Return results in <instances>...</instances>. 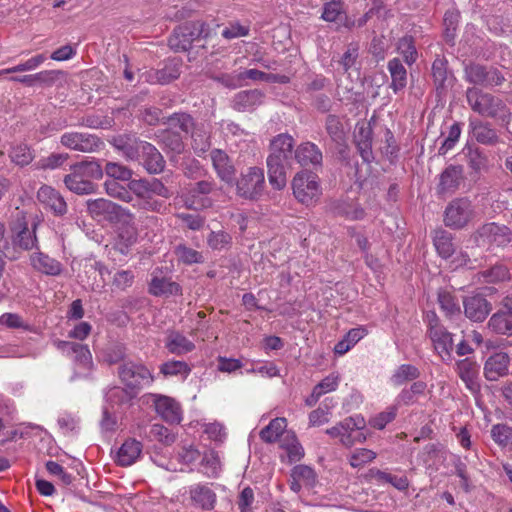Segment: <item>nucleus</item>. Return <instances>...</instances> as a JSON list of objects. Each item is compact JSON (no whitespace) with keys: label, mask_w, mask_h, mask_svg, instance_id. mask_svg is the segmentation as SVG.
<instances>
[{"label":"nucleus","mask_w":512,"mask_h":512,"mask_svg":"<svg viewBox=\"0 0 512 512\" xmlns=\"http://www.w3.org/2000/svg\"><path fill=\"white\" fill-rule=\"evenodd\" d=\"M103 176V169L98 161H82L71 166V172L64 177L66 187L78 194H92L96 190L93 180Z\"/></svg>","instance_id":"f257e3e1"},{"label":"nucleus","mask_w":512,"mask_h":512,"mask_svg":"<svg viewBox=\"0 0 512 512\" xmlns=\"http://www.w3.org/2000/svg\"><path fill=\"white\" fill-rule=\"evenodd\" d=\"M466 98L470 108L484 118L504 122L510 115L509 109L502 99L478 88H468Z\"/></svg>","instance_id":"f03ea898"},{"label":"nucleus","mask_w":512,"mask_h":512,"mask_svg":"<svg viewBox=\"0 0 512 512\" xmlns=\"http://www.w3.org/2000/svg\"><path fill=\"white\" fill-rule=\"evenodd\" d=\"M365 420L359 415L345 418L337 425L326 430V433L332 437L339 439L340 443L345 447H352L356 443H362L366 440L363 433Z\"/></svg>","instance_id":"7ed1b4c3"},{"label":"nucleus","mask_w":512,"mask_h":512,"mask_svg":"<svg viewBox=\"0 0 512 512\" xmlns=\"http://www.w3.org/2000/svg\"><path fill=\"white\" fill-rule=\"evenodd\" d=\"M54 344L60 352L72 359L75 366V373L72 379L89 375L93 368V361L87 345L62 340H57Z\"/></svg>","instance_id":"20e7f679"},{"label":"nucleus","mask_w":512,"mask_h":512,"mask_svg":"<svg viewBox=\"0 0 512 512\" xmlns=\"http://www.w3.org/2000/svg\"><path fill=\"white\" fill-rule=\"evenodd\" d=\"M118 375L125 387L135 393L154 381L151 371L145 365L133 361H124L118 368Z\"/></svg>","instance_id":"39448f33"},{"label":"nucleus","mask_w":512,"mask_h":512,"mask_svg":"<svg viewBox=\"0 0 512 512\" xmlns=\"http://www.w3.org/2000/svg\"><path fill=\"white\" fill-rule=\"evenodd\" d=\"M292 189L295 198L305 205L316 202L321 195L317 175L308 171H301L294 176Z\"/></svg>","instance_id":"423d86ee"},{"label":"nucleus","mask_w":512,"mask_h":512,"mask_svg":"<svg viewBox=\"0 0 512 512\" xmlns=\"http://www.w3.org/2000/svg\"><path fill=\"white\" fill-rule=\"evenodd\" d=\"M237 193L246 199H258L265 187L264 171L260 167H249L240 174L236 182Z\"/></svg>","instance_id":"0eeeda50"},{"label":"nucleus","mask_w":512,"mask_h":512,"mask_svg":"<svg viewBox=\"0 0 512 512\" xmlns=\"http://www.w3.org/2000/svg\"><path fill=\"white\" fill-rule=\"evenodd\" d=\"M427 321L429 337L435 351L444 361L450 360L454 346L452 334L439 323L438 317L434 312L427 314Z\"/></svg>","instance_id":"6e6552de"},{"label":"nucleus","mask_w":512,"mask_h":512,"mask_svg":"<svg viewBox=\"0 0 512 512\" xmlns=\"http://www.w3.org/2000/svg\"><path fill=\"white\" fill-rule=\"evenodd\" d=\"M477 246L491 249L505 246L511 241V232L504 225L487 223L480 227L474 235Z\"/></svg>","instance_id":"1a4fd4ad"},{"label":"nucleus","mask_w":512,"mask_h":512,"mask_svg":"<svg viewBox=\"0 0 512 512\" xmlns=\"http://www.w3.org/2000/svg\"><path fill=\"white\" fill-rule=\"evenodd\" d=\"M474 217L471 201L466 198L453 200L445 210L444 222L447 227L461 229Z\"/></svg>","instance_id":"9d476101"},{"label":"nucleus","mask_w":512,"mask_h":512,"mask_svg":"<svg viewBox=\"0 0 512 512\" xmlns=\"http://www.w3.org/2000/svg\"><path fill=\"white\" fill-rule=\"evenodd\" d=\"M190 504L198 509L211 511L217 504V495L211 483H194L185 489Z\"/></svg>","instance_id":"9b49d317"},{"label":"nucleus","mask_w":512,"mask_h":512,"mask_svg":"<svg viewBox=\"0 0 512 512\" xmlns=\"http://www.w3.org/2000/svg\"><path fill=\"white\" fill-rule=\"evenodd\" d=\"M465 78L472 84L486 87L501 85L505 80L498 69L474 63L465 67Z\"/></svg>","instance_id":"f8f14e48"},{"label":"nucleus","mask_w":512,"mask_h":512,"mask_svg":"<svg viewBox=\"0 0 512 512\" xmlns=\"http://www.w3.org/2000/svg\"><path fill=\"white\" fill-rule=\"evenodd\" d=\"M150 399L154 409L159 417L170 424H178L182 420V409L174 398L161 395L151 394Z\"/></svg>","instance_id":"ddd939ff"},{"label":"nucleus","mask_w":512,"mask_h":512,"mask_svg":"<svg viewBox=\"0 0 512 512\" xmlns=\"http://www.w3.org/2000/svg\"><path fill=\"white\" fill-rule=\"evenodd\" d=\"M12 232V247L11 253L17 254L18 249L22 251H28L33 248H38V240L36 236V225L33 226L32 230H29L27 223L23 220H19L11 228Z\"/></svg>","instance_id":"4468645a"},{"label":"nucleus","mask_w":512,"mask_h":512,"mask_svg":"<svg viewBox=\"0 0 512 512\" xmlns=\"http://www.w3.org/2000/svg\"><path fill=\"white\" fill-rule=\"evenodd\" d=\"M61 144L71 150L90 153L96 151L102 142L88 133L67 132L61 136Z\"/></svg>","instance_id":"2eb2a0df"},{"label":"nucleus","mask_w":512,"mask_h":512,"mask_svg":"<svg viewBox=\"0 0 512 512\" xmlns=\"http://www.w3.org/2000/svg\"><path fill=\"white\" fill-rule=\"evenodd\" d=\"M465 316L474 322H482L491 311V304L480 295H471L463 300Z\"/></svg>","instance_id":"dca6fc26"},{"label":"nucleus","mask_w":512,"mask_h":512,"mask_svg":"<svg viewBox=\"0 0 512 512\" xmlns=\"http://www.w3.org/2000/svg\"><path fill=\"white\" fill-rule=\"evenodd\" d=\"M213 168L221 181L232 184L235 179L236 169L228 154L220 149H214L210 153Z\"/></svg>","instance_id":"f3484780"},{"label":"nucleus","mask_w":512,"mask_h":512,"mask_svg":"<svg viewBox=\"0 0 512 512\" xmlns=\"http://www.w3.org/2000/svg\"><path fill=\"white\" fill-rule=\"evenodd\" d=\"M37 199L55 215H64L67 212V204L64 198L51 186H41L37 192Z\"/></svg>","instance_id":"a211bd4d"},{"label":"nucleus","mask_w":512,"mask_h":512,"mask_svg":"<svg viewBox=\"0 0 512 512\" xmlns=\"http://www.w3.org/2000/svg\"><path fill=\"white\" fill-rule=\"evenodd\" d=\"M510 358L505 352L491 355L485 362L484 375L489 381H496L508 374Z\"/></svg>","instance_id":"6ab92c4d"},{"label":"nucleus","mask_w":512,"mask_h":512,"mask_svg":"<svg viewBox=\"0 0 512 512\" xmlns=\"http://www.w3.org/2000/svg\"><path fill=\"white\" fill-rule=\"evenodd\" d=\"M29 259L32 268L39 273L48 276H58L62 273V264L39 250L33 252Z\"/></svg>","instance_id":"aec40b11"},{"label":"nucleus","mask_w":512,"mask_h":512,"mask_svg":"<svg viewBox=\"0 0 512 512\" xmlns=\"http://www.w3.org/2000/svg\"><path fill=\"white\" fill-rule=\"evenodd\" d=\"M142 154L138 160L150 174H158L163 171L165 161L155 146L146 142L140 146Z\"/></svg>","instance_id":"412c9836"},{"label":"nucleus","mask_w":512,"mask_h":512,"mask_svg":"<svg viewBox=\"0 0 512 512\" xmlns=\"http://www.w3.org/2000/svg\"><path fill=\"white\" fill-rule=\"evenodd\" d=\"M295 159L301 166H321L322 152L318 146L312 142L300 144L295 150Z\"/></svg>","instance_id":"4be33fe9"},{"label":"nucleus","mask_w":512,"mask_h":512,"mask_svg":"<svg viewBox=\"0 0 512 512\" xmlns=\"http://www.w3.org/2000/svg\"><path fill=\"white\" fill-rule=\"evenodd\" d=\"M426 390V382L415 381L409 387L401 390L395 398L394 405H397V408L415 405L419 402L420 397L425 396Z\"/></svg>","instance_id":"5701e85b"},{"label":"nucleus","mask_w":512,"mask_h":512,"mask_svg":"<svg viewBox=\"0 0 512 512\" xmlns=\"http://www.w3.org/2000/svg\"><path fill=\"white\" fill-rule=\"evenodd\" d=\"M146 144V141H141L130 135H121L113 139L115 148L123 153L129 160H140L142 150L140 146Z\"/></svg>","instance_id":"b1692460"},{"label":"nucleus","mask_w":512,"mask_h":512,"mask_svg":"<svg viewBox=\"0 0 512 512\" xmlns=\"http://www.w3.org/2000/svg\"><path fill=\"white\" fill-rule=\"evenodd\" d=\"M149 292L157 297H169L181 294V287L170 278L153 274L149 284Z\"/></svg>","instance_id":"393cba45"},{"label":"nucleus","mask_w":512,"mask_h":512,"mask_svg":"<svg viewBox=\"0 0 512 512\" xmlns=\"http://www.w3.org/2000/svg\"><path fill=\"white\" fill-rule=\"evenodd\" d=\"M142 452V443L136 439L126 440L117 451L116 462L120 466H130L137 461Z\"/></svg>","instance_id":"a878e982"},{"label":"nucleus","mask_w":512,"mask_h":512,"mask_svg":"<svg viewBox=\"0 0 512 512\" xmlns=\"http://www.w3.org/2000/svg\"><path fill=\"white\" fill-rule=\"evenodd\" d=\"M294 139L289 134H279L270 144L271 153L268 157H275L279 161H287L292 154Z\"/></svg>","instance_id":"bb28decb"},{"label":"nucleus","mask_w":512,"mask_h":512,"mask_svg":"<svg viewBox=\"0 0 512 512\" xmlns=\"http://www.w3.org/2000/svg\"><path fill=\"white\" fill-rule=\"evenodd\" d=\"M165 347L171 354L182 356L192 352L195 344L180 332L172 331L166 337Z\"/></svg>","instance_id":"cd10ccee"},{"label":"nucleus","mask_w":512,"mask_h":512,"mask_svg":"<svg viewBox=\"0 0 512 512\" xmlns=\"http://www.w3.org/2000/svg\"><path fill=\"white\" fill-rule=\"evenodd\" d=\"M213 189V184L208 181H200L196 183L195 187L191 190V197L185 200L186 206L190 209H201L211 205L210 199L206 197H199L198 195L209 194Z\"/></svg>","instance_id":"c85d7f7f"},{"label":"nucleus","mask_w":512,"mask_h":512,"mask_svg":"<svg viewBox=\"0 0 512 512\" xmlns=\"http://www.w3.org/2000/svg\"><path fill=\"white\" fill-rule=\"evenodd\" d=\"M459 377L471 391L478 389L477 378L479 374V365L470 358L463 359L457 363Z\"/></svg>","instance_id":"c756f323"},{"label":"nucleus","mask_w":512,"mask_h":512,"mask_svg":"<svg viewBox=\"0 0 512 512\" xmlns=\"http://www.w3.org/2000/svg\"><path fill=\"white\" fill-rule=\"evenodd\" d=\"M285 162L276 160L275 157L267 158L269 183L276 190H282L287 183Z\"/></svg>","instance_id":"7c9ffc66"},{"label":"nucleus","mask_w":512,"mask_h":512,"mask_svg":"<svg viewBox=\"0 0 512 512\" xmlns=\"http://www.w3.org/2000/svg\"><path fill=\"white\" fill-rule=\"evenodd\" d=\"M264 94L257 90H247L237 93L234 97V108L238 111H247L263 103Z\"/></svg>","instance_id":"2f4dec72"},{"label":"nucleus","mask_w":512,"mask_h":512,"mask_svg":"<svg viewBox=\"0 0 512 512\" xmlns=\"http://www.w3.org/2000/svg\"><path fill=\"white\" fill-rule=\"evenodd\" d=\"M462 169L459 166H449L440 175V182L438 185L439 193H452L454 192L461 181Z\"/></svg>","instance_id":"473e14b6"},{"label":"nucleus","mask_w":512,"mask_h":512,"mask_svg":"<svg viewBox=\"0 0 512 512\" xmlns=\"http://www.w3.org/2000/svg\"><path fill=\"white\" fill-rule=\"evenodd\" d=\"M469 127L473 137L481 144L492 145L498 140L497 132L488 123L480 120H470Z\"/></svg>","instance_id":"72a5a7b5"},{"label":"nucleus","mask_w":512,"mask_h":512,"mask_svg":"<svg viewBox=\"0 0 512 512\" xmlns=\"http://www.w3.org/2000/svg\"><path fill=\"white\" fill-rule=\"evenodd\" d=\"M368 334V330L364 326L350 329L342 340L334 346L335 354L342 356L354 347L361 339Z\"/></svg>","instance_id":"f704fd0d"},{"label":"nucleus","mask_w":512,"mask_h":512,"mask_svg":"<svg viewBox=\"0 0 512 512\" xmlns=\"http://www.w3.org/2000/svg\"><path fill=\"white\" fill-rule=\"evenodd\" d=\"M387 69L391 76L390 87L394 93L403 90L407 84V71L398 58H393L388 61Z\"/></svg>","instance_id":"c9c22d12"},{"label":"nucleus","mask_w":512,"mask_h":512,"mask_svg":"<svg viewBox=\"0 0 512 512\" xmlns=\"http://www.w3.org/2000/svg\"><path fill=\"white\" fill-rule=\"evenodd\" d=\"M130 193H134L139 199L143 200V208L152 211H158L161 203L158 201H150L149 198V181L148 180H132L128 184Z\"/></svg>","instance_id":"e433bc0d"},{"label":"nucleus","mask_w":512,"mask_h":512,"mask_svg":"<svg viewBox=\"0 0 512 512\" xmlns=\"http://www.w3.org/2000/svg\"><path fill=\"white\" fill-rule=\"evenodd\" d=\"M488 328L501 335H512V313L504 309L494 313L489 321Z\"/></svg>","instance_id":"4c0bfd02"},{"label":"nucleus","mask_w":512,"mask_h":512,"mask_svg":"<svg viewBox=\"0 0 512 512\" xmlns=\"http://www.w3.org/2000/svg\"><path fill=\"white\" fill-rule=\"evenodd\" d=\"M467 157L468 166L476 173L488 171L489 162L487 156L478 148L467 146L463 150Z\"/></svg>","instance_id":"58836bf2"},{"label":"nucleus","mask_w":512,"mask_h":512,"mask_svg":"<svg viewBox=\"0 0 512 512\" xmlns=\"http://www.w3.org/2000/svg\"><path fill=\"white\" fill-rule=\"evenodd\" d=\"M286 427L287 420L285 418H275L260 431V438L266 443H273L284 433Z\"/></svg>","instance_id":"ea45409f"},{"label":"nucleus","mask_w":512,"mask_h":512,"mask_svg":"<svg viewBox=\"0 0 512 512\" xmlns=\"http://www.w3.org/2000/svg\"><path fill=\"white\" fill-rule=\"evenodd\" d=\"M433 242L438 254L442 258L448 259L453 256L455 249L450 233L445 230L435 231Z\"/></svg>","instance_id":"a19ab883"},{"label":"nucleus","mask_w":512,"mask_h":512,"mask_svg":"<svg viewBox=\"0 0 512 512\" xmlns=\"http://www.w3.org/2000/svg\"><path fill=\"white\" fill-rule=\"evenodd\" d=\"M87 210L93 218H98L106 214L118 213L120 207L107 199L99 198L94 200H88Z\"/></svg>","instance_id":"79ce46f5"},{"label":"nucleus","mask_w":512,"mask_h":512,"mask_svg":"<svg viewBox=\"0 0 512 512\" xmlns=\"http://www.w3.org/2000/svg\"><path fill=\"white\" fill-rule=\"evenodd\" d=\"M420 376L419 369L411 364H402L394 371L390 378L394 386H401L407 381H412Z\"/></svg>","instance_id":"37998d69"},{"label":"nucleus","mask_w":512,"mask_h":512,"mask_svg":"<svg viewBox=\"0 0 512 512\" xmlns=\"http://www.w3.org/2000/svg\"><path fill=\"white\" fill-rule=\"evenodd\" d=\"M160 373L165 377L181 376L185 379L191 373V367L185 361L169 360L161 364Z\"/></svg>","instance_id":"c03bdc74"},{"label":"nucleus","mask_w":512,"mask_h":512,"mask_svg":"<svg viewBox=\"0 0 512 512\" xmlns=\"http://www.w3.org/2000/svg\"><path fill=\"white\" fill-rule=\"evenodd\" d=\"M438 302L441 310L447 317H453L460 314V305L456 297L448 290L438 292Z\"/></svg>","instance_id":"a18cd8bd"},{"label":"nucleus","mask_w":512,"mask_h":512,"mask_svg":"<svg viewBox=\"0 0 512 512\" xmlns=\"http://www.w3.org/2000/svg\"><path fill=\"white\" fill-rule=\"evenodd\" d=\"M174 253L177 260L185 265L201 264L204 262V257L201 252L184 244L176 246Z\"/></svg>","instance_id":"49530a36"},{"label":"nucleus","mask_w":512,"mask_h":512,"mask_svg":"<svg viewBox=\"0 0 512 512\" xmlns=\"http://www.w3.org/2000/svg\"><path fill=\"white\" fill-rule=\"evenodd\" d=\"M325 129L332 141L340 144L345 140V130L340 117L329 114L325 120Z\"/></svg>","instance_id":"de8ad7c7"},{"label":"nucleus","mask_w":512,"mask_h":512,"mask_svg":"<svg viewBox=\"0 0 512 512\" xmlns=\"http://www.w3.org/2000/svg\"><path fill=\"white\" fill-rule=\"evenodd\" d=\"M336 212L351 221L362 220L366 215L365 210L358 203L352 201L340 202L336 207Z\"/></svg>","instance_id":"09e8293b"},{"label":"nucleus","mask_w":512,"mask_h":512,"mask_svg":"<svg viewBox=\"0 0 512 512\" xmlns=\"http://www.w3.org/2000/svg\"><path fill=\"white\" fill-rule=\"evenodd\" d=\"M281 447L285 449L290 463L297 462L304 456V449L294 434L287 433Z\"/></svg>","instance_id":"8fccbe9b"},{"label":"nucleus","mask_w":512,"mask_h":512,"mask_svg":"<svg viewBox=\"0 0 512 512\" xmlns=\"http://www.w3.org/2000/svg\"><path fill=\"white\" fill-rule=\"evenodd\" d=\"M169 46L175 51H187L192 45V38L186 28H176L168 40Z\"/></svg>","instance_id":"3c124183"},{"label":"nucleus","mask_w":512,"mask_h":512,"mask_svg":"<svg viewBox=\"0 0 512 512\" xmlns=\"http://www.w3.org/2000/svg\"><path fill=\"white\" fill-rule=\"evenodd\" d=\"M397 51L403 56L407 65H412L418 57V53L411 36H404L397 43Z\"/></svg>","instance_id":"603ef678"},{"label":"nucleus","mask_w":512,"mask_h":512,"mask_svg":"<svg viewBox=\"0 0 512 512\" xmlns=\"http://www.w3.org/2000/svg\"><path fill=\"white\" fill-rule=\"evenodd\" d=\"M180 73L176 63L166 64L162 69L155 71L150 79L151 83L168 84L179 77Z\"/></svg>","instance_id":"864d4df0"},{"label":"nucleus","mask_w":512,"mask_h":512,"mask_svg":"<svg viewBox=\"0 0 512 512\" xmlns=\"http://www.w3.org/2000/svg\"><path fill=\"white\" fill-rule=\"evenodd\" d=\"M204 467V474L209 478H215L219 475L221 470V461L219 455L211 450L204 454L202 461Z\"/></svg>","instance_id":"5fc2aeb1"},{"label":"nucleus","mask_w":512,"mask_h":512,"mask_svg":"<svg viewBox=\"0 0 512 512\" xmlns=\"http://www.w3.org/2000/svg\"><path fill=\"white\" fill-rule=\"evenodd\" d=\"M290 477L299 480L306 487H313L316 483V473L307 465H296L293 467Z\"/></svg>","instance_id":"6e6d98bb"},{"label":"nucleus","mask_w":512,"mask_h":512,"mask_svg":"<svg viewBox=\"0 0 512 512\" xmlns=\"http://www.w3.org/2000/svg\"><path fill=\"white\" fill-rule=\"evenodd\" d=\"M12 162L20 166L30 164L34 159V154L29 146L26 144H19L12 147L10 152Z\"/></svg>","instance_id":"4d7b16f0"},{"label":"nucleus","mask_w":512,"mask_h":512,"mask_svg":"<svg viewBox=\"0 0 512 512\" xmlns=\"http://www.w3.org/2000/svg\"><path fill=\"white\" fill-rule=\"evenodd\" d=\"M250 33V24H242L239 21H231L222 30V37L227 40H232L240 37L248 36Z\"/></svg>","instance_id":"13d9d810"},{"label":"nucleus","mask_w":512,"mask_h":512,"mask_svg":"<svg viewBox=\"0 0 512 512\" xmlns=\"http://www.w3.org/2000/svg\"><path fill=\"white\" fill-rule=\"evenodd\" d=\"M397 411V405L393 404L387 407L385 411L378 413L369 420L370 426L379 430L384 429L388 423L395 419Z\"/></svg>","instance_id":"bf43d9fd"},{"label":"nucleus","mask_w":512,"mask_h":512,"mask_svg":"<svg viewBox=\"0 0 512 512\" xmlns=\"http://www.w3.org/2000/svg\"><path fill=\"white\" fill-rule=\"evenodd\" d=\"M491 437L500 446L512 444V427L506 424H496L491 428Z\"/></svg>","instance_id":"052dcab7"},{"label":"nucleus","mask_w":512,"mask_h":512,"mask_svg":"<svg viewBox=\"0 0 512 512\" xmlns=\"http://www.w3.org/2000/svg\"><path fill=\"white\" fill-rule=\"evenodd\" d=\"M376 458V453L370 449L359 448L354 450L349 458V463L353 468H360Z\"/></svg>","instance_id":"680f3d73"},{"label":"nucleus","mask_w":512,"mask_h":512,"mask_svg":"<svg viewBox=\"0 0 512 512\" xmlns=\"http://www.w3.org/2000/svg\"><path fill=\"white\" fill-rule=\"evenodd\" d=\"M484 281L487 283H498L510 279V273L506 266L495 265L482 272Z\"/></svg>","instance_id":"e2e57ef3"},{"label":"nucleus","mask_w":512,"mask_h":512,"mask_svg":"<svg viewBox=\"0 0 512 512\" xmlns=\"http://www.w3.org/2000/svg\"><path fill=\"white\" fill-rule=\"evenodd\" d=\"M232 237L225 231H212L207 237V244L213 250H222L228 248Z\"/></svg>","instance_id":"0e129e2a"},{"label":"nucleus","mask_w":512,"mask_h":512,"mask_svg":"<svg viewBox=\"0 0 512 512\" xmlns=\"http://www.w3.org/2000/svg\"><path fill=\"white\" fill-rule=\"evenodd\" d=\"M461 132V124L458 122L453 123L449 127L448 136L444 139L441 147L439 148V154L444 155L449 150L453 149L460 138Z\"/></svg>","instance_id":"69168bd1"},{"label":"nucleus","mask_w":512,"mask_h":512,"mask_svg":"<svg viewBox=\"0 0 512 512\" xmlns=\"http://www.w3.org/2000/svg\"><path fill=\"white\" fill-rule=\"evenodd\" d=\"M105 172L107 176L114 180L128 181L132 177V171L130 169L115 162H108L105 167Z\"/></svg>","instance_id":"338daca9"},{"label":"nucleus","mask_w":512,"mask_h":512,"mask_svg":"<svg viewBox=\"0 0 512 512\" xmlns=\"http://www.w3.org/2000/svg\"><path fill=\"white\" fill-rule=\"evenodd\" d=\"M168 125L171 129H179L188 133L193 126V120L190 115L185 113H175L168 119Z\"/></svg>","instance_id":"774afa93"}]
</instances>
